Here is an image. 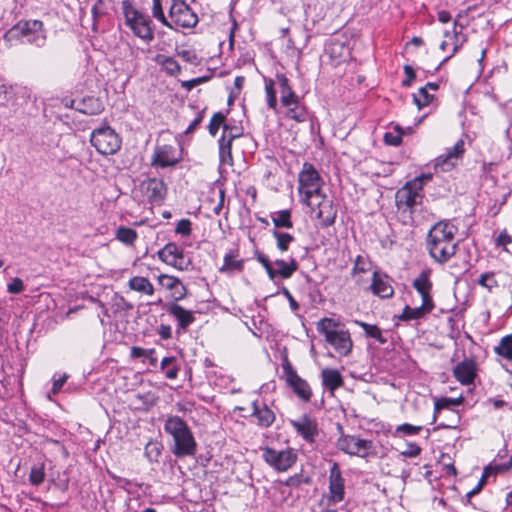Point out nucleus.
I'll use <instances>...</instances> for the list:
<instances>
[{"label": "nucleus", "mask_w": 512, "mask_h": 512, "mask_svg": "<svg viewBox=\"0 0 512 512\" xmlns=\"http://www.w3.org/2000/svg\"><path fill=\"white\" fill-rule=\"evenodd\" d=\"M431 271L423 270L414 280L412 286L421 295L422 301L426 304H434L431 290L432 282L430 280Z\"/></svg>", "instance_id": "obj_21"}, {"label": "nucleus", "mask_w": 512, "mask_h": 512, "mask_svg": "<svg viewBox=\"0 0 512 512\" xmlns=\"http://www.w3.org/2000/svg\"><path fill=\"white\" fill-rule=\"evenodd\" d=\"M11 87H8L0 81V99L7 102L11 99Z\"/></svg>", "instance_id": "obj_64"}, {"label": "nucleus", "mask_w": 512, "mask_h": 512, "mask_svg": "<svg viewBox=\"0 0 512 512\" xmlns=\"http://www.w3.org/2000/svg\"><path fill=\"white\" fill-rule=\"evenodd\" d=\"M225 115L221 112L214 113L213 116L210 119L208 130L211 136H215L219 130V128L224 124L225 122Z\"/></svg>", "instance_id": "obj_44"}, {"label": "nucleus", "mask_w": 512, "mask_h": 512, "mask_svg": "<svg viewBox=\"0 0 512 512\" xmlns=\"http://www.w3.org/2000/svg\"><path fill=\"white\" fill-rule=\"evenodd\" d=\"M67 378H68V375L67 374H64L63 376H61L60 378L58 379H55L53 381V386H52V392L54 394H57L63 387V385L65 384V382L67 381Z\"/></svg>", "instance_id": "obj_62"}, {"label": "nucleus", "mask_w": 512, "mask_h": 512, "mask_svg": "<svg viewBox=\"0 0 512 512\" xmlns=\"http://www.w3.org/2000/svg\"><path fill=\"white\" fill-rule=\"evenodd\" d=\"M464 153V141L459 140L456 144L448 149L447 152L443 155H440L436 159L435 168L436 170L446 172L452 169L456 165V161L463 155Z\"/></svg>", "instance_id": "obj_19"}, {"label": "nucleus", "mask_w": 512, "mask_h": 512, "mask_svg": "<svg viewBox=\"0 0 512 512\" xmlns=\"http://www.w3.org/2000/svg\"><path fill=\"white\" fill-rule=\"evenodd\" d=\"M18 36L26 38L28 43L37 47H43L46 43V35L43 32V23L39 20L19 22L6 33V37Z\"/></svg>", "instance_id": "obj_7"}, {"label": "nucleus", "mask_w": 512, "mask_h": 512, "mask_svg": "<svg viewBox=\"0 0 512 512\" xmlns=\"http://www.w3.org/2000/svg\"><path fill=\"white\" fill-rule=\"evenodd\" d=\"M277 239V246L281 251H286L288 249L289 243L293 240V237L287 233H274Z\"/></svg>", "instance_id": "obj_49"}, {"label": "nucleus", "mask_w": 512, "mask_h": 512, "mask_svg": "<svg viewBox=\"0 0 512 512\" xmlns=\"http://www.w3.org/2000/svg\"><path fill=\"white\" fill-rule=\"evenodd\" d=\"M458 26V20H455L454 22V35H455V42H454V48L452 55L457 52V50L462 46V44L466 41V37L462 36L460 39V31H457L456 27Z\"/></svg>", "instance_id": "obj_58"}, {"label": "nucleus", "mask_w": 512, "mask_h": 512, "mask_svg": "<svg viewBox=\"0 0 512 512\" xmlns=\"http://www.w3.org/2000/svg\"><path fill=\"white\" fill-rule=\"evenodd\" d=\"M275 265L277 266V269H274L273 279L276 276H280L283 279H288L298 269V264L294 258H291L289 262L284 260H276Z\"/></svg>", "instance_id": "obj_27"}, {"label": "nucleus", "mask_w": 512, "mask_h": 512, "mask_svg": "<svg viewBox=\"0 0 512 512\" xmlns=\"http://www.w3.org/2000/svg\"><path fill=\"white\" fill-rule=\"evenodd\" d=\"M181 160L180 151L172 145H161L155 148L152 164L160 167L175 166Z\"/></svg>", "instance_id": "obj_16"}, {"label": "nucleus", "mask_w": 512, "mask_h": 512, "mask_svg": "<svg viewBox=\"0 0 512 512\" xmlns=\"http://www.w3.org/2000/svg\"><path fill=\"white\" fill-rule=\"evenodd\" d=\"M24 289H25L24 283L18 277L13 278L12 281L10 283H8V285H7V291L11 294H19V293L23 292Z\"/></svg>", "instance_id": "obj_50"}, {"label": "nucleus", "mask_w": 512, "mask_h": 512, "mask_svg": "<svg viewBox=\"0 0 512 512\" xmlns=\"http://www.w3.org/2000/svg\"><path fill=\"white\" fill-rule=\"evenodd\" d=\"M271 218H272L273 224H275V225L291 224V221H290L291 212L288 209L275 211V212L271 213Z\"/></svg>", "instance_id": "obj_47"}, {"label": "nucleus", "mask_w": 512, "mask_h": 512, "mask_svg": "<svg viewBox=\"0 0 512 512\" xmlns=\"http://www.w3.org/2000/svg\"><path fill=\"white\" fill-rule=\"evenodd\" d=\"M404 73L406 75V78L402 81V85L404 87H409L412 84L413 80L416 78L415 71L410 65H405Z\"/></svg>", "instance_id": "obj_54"}, {"label": "nucleus", "mask_w": 512, "mask_h": 512, "mask_svg": "<svg viewBox=\"0 0 512 512\" xmlns=\"http://www.w3.org/2000/svg\"><path fill=\"white\" fill-rule=\"evenodd\" d=\"M105 13H106V8H105L104 0H96L94 5L92 6V9H91V14H92V17H93V29L94 30H96V26H97L98 20L103 15H105Z\"/></svg>", "instance_id": "obj_46"}, {"label": "nucleus", "mask_w": 512, "mask_h": 512, "mask_svg": "<svg viewBox=\"0 0 512 512\" xmlns=\"http://www.w3.org/2000/svg\"><path fill=\"white\" fill-rule=\"evenodd\" d=\"M322 385L330 392H334L342 387L344 380L340 372L336 369L325 368L321 371Z\"/></svg>", "instance_id": "obj_25"}, {"label": "nucleus", "mask_w": 512, "mask_h": 512, "mask_svg": "<svg viewBox=\"0 0 512 512\" xmlns=\"http://www.w3.org/2000/svg\"><path fill=\"white\" fill-rule=\"evenodd\" d=\"M338 323L330 318H323L317 323V331L340 355H348L352 350V340L348 331L336 330Z\"/></svg>", "instance_id": "obj_5"}, {"label": "nucleus", "mask_w": 512, "mask_h": 512, "mask_svg": "<svg viewBox=\"0 0 512 512\" xmlns=\"http://www.w3.org/2000/svg\"><path fill=\"white\" fill-rule=\"evenodd\" d=\"M477 283L488 291H492V289L498 287V281L495 279L494 272L482 273L477 280Z\"/></svg>", "instance_id": "obj_43"}, {"label": "nucleus", "mask_w": 512, "mask_h": 512, "mask_svg": "<svg viewBox=\"0 0 512 512\" xmlns=\"http://www.w3.org/2000/svg\"><path fill=\"white\" fill-rule=\"evenodd\" d=\"M91 144L103 155H112L121 147V140L109 126L95 129L90 138Z\"/></svg>", "instance_id": "obj_9"}, {"label": "nucleus", "mask_w": 512, "mask_h": 512, "mask_svg": "<svg viewBox=\"0 0 512 512\" xmlns=\"http://www.w3.org/2000/svg\"><path fill=\"white\" fill-rule=\"evenodd\" d=\"M164 431L173 439L171 451L177 458L190 457L196 453V440L190 427L181 417L169 415L164 423Z\"/></svg>", "instance_id": "obj_3"}, {"label": "nucleus", "mask_w": 512, "mask_h": 512, "mask_svg": "<svg viewBox=\"0 0 512 512\" xmlns=\"http://www.w3.org/2000/svg\"><path fill=\"white\" fill-rule=\"evenodd\" d=\"M329 489L334 500L341 501L344 498V483L338 464L334 463L330 470Z\"/></svg>", "instance_id": "obj_23"}, {"label": "nucleus", "mask_w": 512, "mask_h": 512, "mask_svg": "<svg viewBox=\"0 0 512 512\" xmlns=\"http://www.w3.org/2000/svg\"><path fill=\"white\" fill-rule=\"evenodd\" d=\"M238 252L235 250L230 251L224 257V263L220 268L221 272H233L243 270V261L237 260Z\"/></svg>", "instance_id": "obj_30"}, {"label": "nucleus", "mask_w": 512, "mask_h": 512, "mask_svg": "<svg viewBox=\"0 0 512 512\" xmlns=\"http://www.w3.org/2000/svg\"><path fill=\"white\" fill-rule=\"evenodd\" d=\"M145 454L150 460H156L160 454V449L157 443L149 442L145 446Z\"/></svg>", "instance_id": "obj_53"}, {"label": "nucleus", "mask_w": 512, "mask_h": 512, "mask_svg": "<svg viewBox=\"0 0 512 512\" xmlns=\"http://www.w3.org/2000/svg\"><path fill=\"white\" fill-rule=\"evenodd\" d=\"M159 282L162 286L169 290H173L175 288H180V292H178V295H176V301L183 299L186 296L187 289L182 284L180 279L169 276V275H160Z\"/></svg>", "instance_id": "obj_28"}, {"label": "nucleus", "mask_w": 512, "mask_h": 512, "mask_svg": "<svg viewBox=\"0 0 512 512\" xmlns=\"http://www.w3.org/2000/svg\"><path fill=\"white\" fill-rule=\"evenodd\" d=\"M488 467H491V472L493 473V475H496L498 473L507 472L512 468V456L506 463L489 464Z\"/></svg>", "instance_id": "obj_51"}, {"label": "nucleus", "mask_w": 512, "mask_h": 512, "mask_svg": "<svg viewBox=\"0 0 512 512\" xmlns=\"http://www.w3.org/2000/svg\"><path fill=\"white\" fill-rule=\"evenodd\" d=\"M45 479V468L44 464H36L33 465L30 474H29V482L34 486H39L44 482Z\"/></svg>", "instance_id": "obj_40"}, {"label": "nucleus", "mask_w": 512, "mask_h": 512, "mask_svg": "<svg viewBox=\"0 0 512 512\" xmlns=\"http://www.w3.org/2000/svg\"><path fill=\"white\" fill-rule=\"evenodd\" d=\"M219 159L222 165L231 166L233 164L232 144L229 143V140H219Z\"/></svg>", "instance_id": "obj_36"}, {"label": "nucleus", "mask_w": 512, "mask_h": 512, "mask_svg": "<svg viewBox=\"0 0 512 512\" xmlns=\"http://www.w3.org/2000/svg\"><path fill=\"white\" fill-rule=\"evenodd\" d=\"M421 447L415 443H409L408 449L402 452V455L408 458L417 457L421 453Z\"/></svg>", "instance_id": "obj_55"}, {"label": "nucleus", "mask_w": 512, "mask_h": 512, "mask_svg": "<svg viewBox=\"0 0 512 512\" xmlns=\"http://www.w3.org/2000/svg\"><path fill=\"white\" fill-rule=\"evenodd\" d=\"M267 104L270 109L275 110L277 106L276 91L274 89V82L269 80L265 84Z\"/></svg>", "instance_id": "obj_48"}, {"label": "nucleus", "mask_w": 512, "mask_h": 512, "mask_svg": "<svg viewBox=\"0 0 512 512\" xmlns=\"http://www.w3.org/2000/svg\"><path fill=\"white\" fill-rule=\"evenodd\" d=\"M122 9L125 17V24L132 30V32L143 40L151 41L154 38V34L151 28V20L149 16L134 8L129 1L122 2Z\"/></svg>", "instance_id": "obj_6"}, {"label": "nucleus", "mask_w": 512, "mask_h": 512, "mask_svg": "<svg viewBox=\"0 0 512 512\" xmlns=\"http://www.w3.org/2000/svg\"><path fill=\"white\" fill-rule=\"evenodd\" d=\"M169 22L177 27L192 28L198 23V17L184 0H171L169 7Z\"/></svg>", "instance_id": "obj_10"}, {"label": "nucleus", "mask_w": 512, "mask_h": 512, "mask_svg": "<svg viewBox=\"0 0 512 512\" xmlns=\"http://www.w3.org/2000/svg\"><path fill=\"white\" fill-rule=\"evenodd\" d=\"M277 82L279 85L280 100L283 106L290 107L293 103L299 100L293 89L289 84L288 78L283 74L277 75Z\"/></svg>", "instance_id": "obj_24"}, {"label": "nucleus", "mask_w": 512, "mask_h": 512, "mask_svg": "<svg viewBox=\"0 0 512 512\" xmlns=\"http://www.w3.org/2000/svg\"><path fill=\"white\" fill-rule=\"evenodd\" d=\"M152 16L169 29H174L172 22H169L162 8L161 0H153Z\"/></svg>", "instance_id": "obj_39"}, {"label": "nucleus", "mask_w": 512, "mask_h": 512, "mask_svg": "<svg viewBox=\"0 0 512 512\" xmlns=\"http://www.w3.org/2000/svg\"><path fill=\"white\" fill-rule=\"evenodd\" d=\"M337 447L349 455L364 457L372 448V442L352 435H342L337 441Z\"/></svg>", "instance_id": "obj_12"}, {"label": "nucleus", "mask_w": 512, "mask_h": 512, "mask_svg": "<svg viewBox=\"0 0 512 512\" xmlns=\"http://www.w3.org/2000/svg\"><path fill=\"white\" fill-rule=\"evenodd\" d=\"M157 333L162 340H168L172 337L171 326L167 324H161L157 329Z\"/></svg>", "instance_id": "obj_57"}, {"label": "nucleus", "mask_w": 512, "mask_h": 512, "mask_svg": "<svg viewBox=\"0 0 512 512\" xmlns=\"http://www.w3.org/2000/svg\"><path fill=\"white\" fill-rule=\"evenodd\" d=\"M156 62L169 74L170 76H176L180 73L181 68L179 63L172 57L165 55H157Z\"/></svg>", "instance_id": "obj_31"}, {"label": "nucleus", "mask_w": 512, "mask_h": 512, "mask_svg": "<svg viewBox=\"0 0 512 512\" xmlns=\"http://www.w3.org/2000/svg\"><path fill=\"white\" fill-rule=\"evenodd\" d=\"M257 260L263 265L270 279H273L274 268L268 257L259 253L257 254Z\"/></svg>", "instance_id": "obj_52"}, {"label": "nucleus", "mask_w": 512, "mask_h": 512, "mask_svg": "<svg viewBox=\"0 0 512 512\" xmlns=\"http://www.w3.org/2000/svg\"><path fill=\"white\" fill-rule=\"evenodd\" d=\"M370 288L373 294L381 298H390L394 293L393 287L391 286L388 277L386 275L379 274L377 271L373 272Z\"/></svg>", "instance_id": "obj_22"}, {"label": "nucleus", "mask_w": 512, "mask_h": 512, "mask_svg": "<svg viewBox=\"0 0 512 512\" xmlns=\"http://www.w3.org/2000/svg\"><path fill=\"white\" fill-rule=\"evenodd\" d=\"M452 374L461 385L469 386L477 377V363L473 358H465L454 366Z\"/></svg>", "instance_id": "obj_15"}, {"label": "nucleus", "mask_w": 512, "mask_h": 512, "mask_svg": "<svg viewBox=\"0 0 512 512\" xmlns=\"http://www.w3.org/2000/svg\"><path fill=\"white\" fill-rule=\"evenodd\" d=\"M204 118V111L198 112L195 119L190 123V125L186 128L184 133L186 135H189L194 132V130L200 125V123L203 121Z\"/></svg>", "instance_id": "obj_56"}, {"label": "nucleus", "mask_w": 512, "mask_h": 512, "mask_svg": "<svg viewBox=\"0 0 512 512\" xmlns=\"http://www.w3.org/2000/svg\"><path fill=\"white\" fill-rule=\"evenodd\" d=\"M404 132L399 125L394 127L393 131L386 132L384 134V142L390 146H398L402 142Z\"/></svg>", "instance_id": "obj_41"}, {"label": "nucleus", "mask_w": 512, "mask_h": 512, "mask_svg": "<svg viewBox=\"0 0 512 512\" xmlns=\"http://www.w3.org/2000/svg\"><path fill=\"white\" fill-rule=\"evenodd\" d=\"M282 293L283 295H285V297L288 299L289 301V305H290V308L293 310V311H297L299 309V304L298 302L293 298V296L291 295V293L289 292V290L286 288V287H283L282 288Z\"/></svg>", "instance_id": "obj_63"}, {"label": "nucleus", "mask_w": 512, "mask_h": 512, "mask_svg": "<svg viewBox=\"0 0 512 512\" xmlns=\"http://www.w3.org/2000/svg\"><path fill=\"white\" fill-rule=\"evenodd\" d=\"M281 366L287 386L292 389L300 400L305 403L310 402L313 393L309 383L297 374L287 357L283 358Z\"/></svg>", "instance_id": "obj_8"}, {"label": "nucleus", "mask_w": 512, "mask_h": 512, "mask_svg": "<svg viewBox=\"0 0 512 512\" xmlns=\"http://www.w3.org/2000/svg\"><path fill=\"white\" fill-rule=\"evenodd\" d=\"M290 424L305 441L308 443L315 442L319 434L316 419L312 418L308 414H304L298 420H291Z\"/></svg>", "instance_id": "obj_14"}, {"label": "nucleus", "mask_w": 512, "mask_h": 512, "mask_svg": "<svg viewBox=\"0 0 512 512\" xmlns=\"http://www.w3.org/2000/svg\"><path fill=\"white\" fill-rule=\"evenodd\" d=\"M356 323L363 328L367 337L374 338L381 344L386 343L387 340L383 337L382 331L378 326L362 321H357Z\"/></svg>", "instance_id": "obj_37"}, {"label": "nucleus", "mask_w": 512, "mask_h": 512, "mask_svg": "<svg viewBox=\"0 0 512 512\" xmlns=\"http://www.w3.org/2000/svg\"><path fill=\"white\" fill-rule=\"evenodd\" d=\"M494 352L508 361H512V333L501 338Z\"/></svg>", "instance_id": "obj_33"}, {"label": "nucleus", "mask_w": 512, "mask_h": 512, "mask_svg": "<svg viewBox=\"0 0 512 512\" xmlns=\"http://www.w3.org/2000/svg\"><path fill=\"white\" fill-rule=\"evenodd\" d=\"M140 189L144 197L151 202L159 204L166 195V186L161 179L150 178L140 184Z\"/></svg>", "instance_id": "obj_17"}, {"label": "nucleus", "mask_w": 512, "mask_h": 512, "mask_svg": "<svg viewBox=\"0 0 512 512\" xmlns=\"http://www.w3.org/2000/svg\"><path fill=\"white\" fill-rule=\"evenodd\" d=\"M433 309L434 304H426V302L423 301L421 306L415 308L406 305L399 319L403 321L417 320L430 313Z\"/></svg>", "instance_id": "obj_26"}, {"label": "nucleus", "mask_w": 512, "mask_h": 512, "mask_svg": "<svg viewBox=\"0 0 512 512\" xmlns=\"http://www.w3.org/2000/svg\"><path fill=\"white\" fill-rule=\"evenodd\" d=\"M418 217L421 219V221L419 223L433 222V224H447L446 222H444L442 220H436L433 214H431L427 211H424L423 209H422L421 214Z\"/></svg>", "instance_id": "obj_59"}, {"label": "nucleus", "mask_w": 512, "mask_h": 512, "mask_svg": "<svg viewBox=\"0 0 512 512\" xmlns=\"http://www.w3.org/2000/svg\"><path fill=\"white\" fill-rule=\"evenodd\" d=\"M510 243H512V237L506 231L501 232L495 240L497 246H506Z\"/></svg>", "instance_id": "obj_60"}, {"label": "nucleus", "mask_w": 512, "mask_h": 512, "mask_svg": "<svg viewBox=\"0 0 512 512\" xmlns=\"http://www.w3.org/2000/svg\"><path fill=\"white\" fill-rule=\"evenodd\" d=\"M158 256L163 262L179 270L187 269L190 264V261H186L183 250L175 243L166 244L158 252Z\"/></svg>", "instance_id": "obj_13"}, {"label": "nucleus", "mask_w": 512, "mask_h": 512, "mask_svg": "<svg viewBox=\"0 0 512 512\" xmlns=\"http://www.w3.org/2000/svg\"><path fill=\"white\" fill-rule=\"evenodd\" d=\"M251 416L256 419L257 426L261 428L271 427L276 419L274 411L266 403L258 400L252 402Z\"/></svg>", "instance_id": "obj_20"}, {"label": "nucleus", "mask_w": 512, "mask_h": 512, "mask_svg": "<svg viewBox=\"0 0 512 512\" xmlns=\"http://www.w3.org/2000/svg\"><path fill=\"white\" fill-rule=\"evenodd\" d=\"M177 54L188 63H196L197 56L194 52L190 50H182L179 51Z\"/></svg>", "instance_id": "obj_61"}, {"label": "nucleus", "mask_w": 512, "mask_h": 512, "mask_svg": "<svg viewBox=\"0 0 512 512\" xmlns=\"http://www.w3.org/2000/svg\"><path fill=\"white\" fill-rule=\"evenodd\" d=\"M298 192L302 202L309 208L311 220L320 224H333L335 212L329 202L325 201L323 179L313 164L305 162L298 175Z\"/></svg>", "instance_id": "obj_1"}, {"label": "nucleus", "mask_w": 512, "mask_h": 512, "mask_svg": "<svg viewBox=\"0 0 512 512\" xmlns=\"http://www.w3.org/2000/svg\"><path fill=\"white\" fill-rule=\"evenodd\" d=\"M422 430V426H416L409 423L398 425L395 429L396 436H412L418 434Z\"/></svg>", "instance_id": "obj_45"}, {"label": "nucleus", "mask_w": 512, "mask_h": 512, "mask_svg": "<svg viewBox=\"0 0 512 512\" xmlns=\"http://www.w3.org/2000/svg\"><path fill=\"white\" fill-rule=\"evenodd\" d=\"M166 311L177 321V332L186 331L187 328L195 321L193 311L187 310L176 302L167 303Z\"/></svg>", "instance_id": "obj_18"}, {"label": "nucleus", "mask_w": 512, "mask_h": 512, "mask_svg": "<svg viewBox=\"0 0 512 512\" xmlns=\"http://www.w3.org/2000/svg\"><path fill=\"white\" fill-rule=\"evenodd\" d=\"M434 99V95L428 93L426 87H421L417 93L413 94V102L419 110L428 106Z\"/></svg>", "instance_id": "obj_38"}, {"label": "nucleus", "mask_w": 512, "mask_h": 512, "mask_svg": "<svg viewBox=\"0 0 512 512\" xmlns=\"http://www.w3.org/2000/svg\"><path fill=\"white\" fill-rule=\"evenodd\" d=\"M128 286L131 290L137 292H141L150 296L154 294V287L146 277L134 276L129 280Z\"/></svg>", "instance_id": "obj_29"}, {"label": "nucleus", "mask_w": 512, "mask_h": 512, "mask_svg": "<svg viewBox=\"0 0 512 512\" xmlns=\"http://www.w3.org/2000/svg\"><path fill=\"white\" fill-rule=\"evenodd\" d=\"M456 232L457 226H431L427 234V248L436 262L444 264L455 255Z\"/></svg>", "instance_id": "obj_2"}, {"label": "nucleus", "mask_w": 512, "mask_h": 512, "mask_svg": "<svg viewBox=\"0 0 512 512\" xmlns=\"http://www.w3.org/2000/svg\"><path fill=\"white\" fill-rule=\"evenodd\" d=\"M432 178L430 174L421 175L407 182L395 194V202L399 210L403 213L408 212L412 223L419 224L421 219L418 217L422 208L419 205L423 199V185Z\"/></svg>", "instance_id": "obj_4"}, {"label": "nucleus", "mask_w": 512, "mask_h": 512, "mask_svg": "<svg viewBox=\"0 0 512 512\" xmlns=\"http://www.w3.org/2000/svg\"><path fill=\"white\" fill-rule=\"evenodd\" d=\"M262 451V457L265 462L278 471L288 470L297 460V455L291 448L276 450L267 446L263 448Z\"/></svg>", "instance_id": "obj_11"}, {"label": "nucleus", "mask_w": 512, "mask_h": 512, "mask_svg": "<svg viewBox=\"0 0 512 512\" xmlns=\"http://www.w3.org/2000/svg\"><path fill=\"white\" fill-rule=\"evenodd\" d=\"M115 239L127 246H132L137 239V232L126 226H119L115 232Z\"/></svg>", "instance_id": "obj_32"}, {"label": "nucleus", "mask_w": 512, "mask_h": 512, "mask_svg": "<svg viewBox=\"0 0 512 512\" xmlns=\"http://www.w3.org/2000/svg\"><path fill=\"white\" fill-rule=\"evenodd\" d=\"M286 116L296 122H305L308 119V112L304 106L300 105L299 100H297L296 103H293L292 106L289 107Z\"/></svg>", "instance_id": "obj_34"}, {"label": "nucleus", "mask_w": 512, "mask_h": 512, "mask_svg": "<svg viewBox=\"0 0 512 512\" xmlns=\"http://www.w3.org/2000/svg\"><path fill=\"white\" fill-rule=\"evenodd\" d=\"M463 402V397H459V398H447V397H442V398H439L435 401V405H434V410H435V414L442 410V409H448L450 408L451 406H458L460 404H462Z\"/></svg>", "instance_id": "obj_42"}, {"label": "nucleus", "mask_w": 512, "mask_h": 512, "mask_svg": "<svg viewBox=\"0 0 512 512\" xmlns=\"http://www.w3.org/2000/svg\"><path fill=\"white\" fill-rule=\"evenodd\" d=\"M176 357H164L161 361L160 368L165 372L166 378L173 380L176 379L179 372V367L175 364Z\"/></svg>", "instance_id": "obj_35"}]
</instances>
